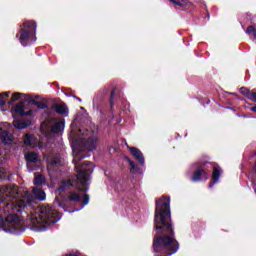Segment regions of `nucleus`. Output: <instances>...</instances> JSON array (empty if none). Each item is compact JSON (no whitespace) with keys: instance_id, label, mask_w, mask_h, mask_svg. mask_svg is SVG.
Wrapping results in <instances>:
<instances>
[{"instance_id":"nucleus-1","label":"nucleus","mask_w":256,"mask_h":256,"mask_svg":"<svg viewBox=\"0 0 256 256\" xmlns=\"http://www.w3.org/2000/svg\"><path fill=\"white\" fill-rule=\"evenodd\" d=\"M73 143V153H76L74 155L73 163L78 173L76 175V182L78 183V185H82V187L85 188H79L77 192H70L66 200H61V196H57L54 200V205L56 207H60L61 209H63V211H68L70 213H75V211H81V209H83L85 205H89V194H87V192L89 191V187H87V185L91 183V174L93 173V169H95V166H93V163L89 161L81 164V161H83V159H87V157H91V152L97 149V127L93 126L87 128L86 130L79 129L78 133L73 138ZM73 185H75V180L64 181L62 182L60 187L56 189V193H58V195H61V193L67 191V189H69V187H73ZM81 199H83V201L80 208L67 210V206L69 205V203H71V201L79 203Z\"/></svg>"},{"instance_id":"nucleus-2","label":"nucleus","mask_w":256,"mask_h":256,"mask_svg":"<svg viewBox=\"0 0 256 256\" xmlns=\"http://www.w3.org/2000/svg\"><path fill=\"white\" fill-rule=\"evenodd\" d=\"M154 229L157 230L153 240L155 256H171L179 251V242L171 224V198L162 197L156 200Z\"/></svg>"},{"instance_id":"nucleus-3","label":"nucleus","mask_w":256,"mask_h":256,"mask_svg":"<svg viewBox=\"0 0 256 256\" xmlns=\"http://www.w3.org/2000/svg\"><path fill=\"white\" fill-rule=\"evenodd\" d=\"M11 199L15 205L6 206V211H19L20 213H28L31 211V204L36 201H45L47 194L38 187H34L32 193L17 188V185L2 186L0 188V197Z\"/></svg>"},{"instance_id":"nucleus-4","label":"nucleus","mask_w":256,"mask_h":256,"mask_svg":"<svg viewBox=\"0 0 256 256\" xmlns=\"http://www.w3.org/2000/svg\"><path fill=\"white\" fill-rule=\"evenodd\" d=\"M0 201L5 204L0 205V213L6 217L3 218V216H0V229L4 231V233H9L10 235H21L22 233H25V229H27V226H25V223L23 222V219H21V216H19L20 211H11L7 210L8 205H15V202L11 198H7V196L4 194V197L0 196Z\"/></svg>"},{"instance_id":"nucleus-5","label":"nucleus","mask_w":256,"mask_h":256,"mask_svg":"<svg viewBox=\"0 0 256 256\" xmlns=\"http://www.w3.org/2000/svg\"><path fill=\"white\" fill-rule=\"evenodd\" d=\"M61 220V216L51 206H42L30 212L28 221L32 225L31 231L43 233L50 225Z\"/></svg>"},{"instance_id":"nucleus-6","label":"nucleus","mask_w":256,"mask_h":256,"mask_svg":"<svg viewBox=\"0 0 256 256\" xmlns=\"http://www.w3.org/2000/svg\"><path fill=\"white\" fill-rule=\"evenodd\" d=\"M35 33H37V23L34 21H25L16 37H18L22 47H27L37 41Z\"/></svg>"},{"instance_id":"nucleus-7","label":"nucleus","mask_w":256,"mask_h":256,"mask_svg":"<svg viewBox=\"0 0 256 256\" xmlns=\"http://www.w3.org/2000/svg\"><path fill=\"white\" fill-rule=\"evenodd\" d=\"M25 160L29 173H32V171H37V169L41 167V160L39 159V154L35 152L26 153Z\"/></svg>"},{"instance_id":"nucleus-8","label":"nucleus","mask_w":256,"mask_h":256,"mask_svg":"<svg viewBox=\"0 0 256 256\" xmlns=\"http://www.w3.org/2000/svg\"><path fill=\"white\" fill-rule=\"evenodd\" d=\"M21 97H24V100L28 101L32 105H36V107H38V109H47L49 107L47 104H45L43 102H37V101L33 100V97H31V95L22 94L19 92H16L12 95L10 103H15V101H19V99H21Z\"/></svg>"},{"instance_id":"nucleus-9","label":"nucleus","mask_w":256,"mask_h":256,"mask_svg":"<svg viewBox=\"0 0 256 256\" xmlns=\"http://www.w3.org/2000/svg\"><path fill=\"white\" fill-rule=\"evenodd\" d=\"M207 163L209 162L194 164V169H197V170L194 172V175L191 177V181L193 183H197L198 181H201V179L203 178L209 179V174H207L205 172V169H203V166L207 165Z\"/></svg>"},{"instance_id":"nucleus-10","label":"nucleus","mask_w":256,"mask_h":256,"mask_svg":"<svg viewBox=\"0 0 256 256\" xmlns=\"http://www.w3.org/2000/svg\"><path fill=\"white\" fill-rule=\"evenodd\" d=\"M109 93V86L105 87L102 91L96 94L93 98L94 111H101V105H103V97Z\"/></svg>"},{"instance_id":"nucleus-11","label":"nucleus","mask_w":256,"mask_h":256,"mask_svg":"<svg viewBox=\"0 0 256 256\" xmlns=\"http://www.w3.org/2000/svg\"><path fill=\"white\" fill-rule=\"evenodd\" d=\"M59 157L57 156H47L46 163H47V171H57V167H59Z\"/></svg>"},{"instance_id":"nucleus-12","label":"nucleus","mask_w":256,"mask_h":256,"mask_svg":"<svg viewBox=\"0 0 256 256\" xmlns=\"http://www.w3.org/2000/svg\"><path fill=\"white\" fill-rule=\"evenodd\" d=\"M52 127L50 129L51 133H62L65 129V119L61 121H57V119L53 118L51 120Z\"/></svg>"},{"instance_id":"nucleus-13","label":"nucleus","mask_w":256,"mask_h":256,"mask_svg":"<svg viewBox=\"0 0 256 256\" xmlns=\"http://www.w3.org/2000/svg\"><path fill=\"white\" fill-rule=\"evenodd\" d=\"M13 139V134L0 128V141L4 143V145H11L13 143Z\"/></svg>"},{"instance_id":"nucleus-14","label":"nucleus","mask_w":256,"mask_h":256,"mask_svg":"<svg viewBox=\"0 0 256 256\" xmlns=\"http://www.w3.org/2000/svg\"><path fill=\"white\" fill-rule=\"evenodd\" d=\"M130 153L133 155V157H135L136 161H138L140 165H145V157L143 156V152H141V150L136 147H130Z\"/></svg>"},{"instance_id":"nucleus-15","label":"nucleus","mask_w":256,"mask_h":256,"mask_svg":"<svg viewBox=\"0 0 256 256\" xmlns=\"http://www.w3.org/2000/svg\"><path fill=\"white\" fill-rule=\"evenodd\" d=\"M211 165L213 167V172H212L213 182L209 184L210 189H212L215 183H219V177H221V168L215 166V164H211Z\"/></svg>"},{"instance_id":"nucleus-16","label":"nucleus","mask_w":256,"mask_h":256,"mask_svg":"<svg viewBox=\"0 0 256 256\" xmlns=\"http://www.w3.org/2000/svg\"><path fill=\"white\" fill-rule=\"evenodd\" d=\"M52 109L55 111V113H58V115H63L64 117L69 115V109L64 104H55L52 106Z\"/></svg>"},{"instance_id":"nucleus-17","label":"nucleus","mask_w":256,"mask_h":256,"mask_svg":"<svg viewBox=\"0 0 256 256\" xmlns=\"http://www.w3.org/2000/svg\"><path fill=\"white\" fill-rule=\"evenodd\" d=\"M14 113H17L18 115H21V117L29 116L31 115V111L25 112V104L18 103L13 108Z\"/></svg>"},{"instance_id":"nucleus-18","label":"nucleus","mask_w":256,"mask_h":256,"mask_svg":"<svg viewBox=\"0 0 256 256\" xmlns=\"http://www.w3.org/2000/svg\"><path fill=\"white\" fill-rule=\"evenodd\" d=\"M47 184V178L43 174L35 173L34 174V185L41 186Z\"/></svg>"},{"instance_id":"nucleus-19","label":"nucleus","mask_w":256,"mask_h":256,"mask_svg":"<svg viewBox=\"0 0 256 256\" xmlns=\"http://www.w3.org/2000/svg\"><path fill=\"white\" fill-rule=\"evenodd\" d=\"M31 125L30 121H25V120H14L13 121V126L15 129H27Z\"/></svg>"},{"instance_id":"nucleus-20","label":"nucleus","mask_w":256,"mask_h":256,"mask_svg":"<svg viewBox=\"0 0 256 256\" xmlns=\"http://www.w3.org/2000/svg\"><path fill=\"white\" fill-rule=\"evenodd\" d=\"M23 142L27 147H35V136L33 134H26L23 138Z\"/></svg>"},{"instance_id":"nucleus-21","label":"nucleus","mask_w":256,"mask_h":256,"mask_svg":"<svg viewBox=\"0 0 256 256\" xmlns=\"http://www.w3.org/2000/svg\"><path fill=\"white\" fill-rule=\"evenodd\" d=\"M245 33L249 35V37H254L256 39V28L253 25L247 27Z\"/></svg>"},{"instance_id":"nucleus-22","label":"nucleus","mask_w":256,"mask_h":256,"mask_svg":"<svg viewBox=\"0 0 256 256\" xmlns=\"http://www.w3.org/2000/svg\"><path fill=\"white\" fill-rule=\"evenodd\" d=\"M126 161H128L129 165H130V171L131 173H137V168L135 166V163L133 162V160L126 158Z\"/></svg>"},{"instance_id":"nucleus-23","label":"nucleus","mask_w":256,"mask_h":256,"mask_svg":"<svg viewBox=\"0 0 256 256\" xmlns=\"http://www.w3.org/2000/svg\"><path fill=\"white\" fill-rule=\"evenodd\" d=\"M247 97L250 101H254V103H256V91L248 92Z\"/></svg>"},{"instance_id":"nucleus-24","label":"nucleus","mask_w":256,"mask_h":256,"mask_svg":"<svg viewBox=\"0 0 256 256\" xmlns=\"http://www.w3.org/2000/svg\"><path fill=\"white\" fill-rule=\"evenodd\" d=\"M113 97H115V90H112L111 94H110V107H111V109H113V105H114Z\"/></svg>"},{"instance_id":"nucleus-25","label":"nucleus","mask_w":256,"mask_h":256,"mask_svg":"<svg viewBox=\"0 0 256 256\" xmlns=\"http://www.w3.org/2000/svg\"><path fill=\"white\" fill-rule=\"evenodd\" d=\"M5 103H7L5 98L0 96V107H4Z\"/></svg>"},{"instance_id":"nucleus-26","label":"nucleus","mask_w":256,"mask_h":256,"mask_svg":"<svg viewBox=\"0 0 256 256\" xmlns=\"http://www.w3.org/2000/svg\"><path fill=\"white\" fill-rule=\"evenodd\" d=\"M78 255H79L78 252L72 251V252L65 254L64 256H78Z\"/></svg>"},{"instance_id":"nucleus-27","label":"nucleus","mask_w":256,"mask_h":256,"mask_svg":"<svg viewBox=\"0 0 256 256\" xmlns=\"http://www.w3.org/2000/svg\"><path fill=\"white\" fill-rule=\"evenodd\" d=\"M11 92H6L0 95V97H3L4 99H7V97H9Z\"/></svg>"},{"instance_id":"nucleus-28","label":"nucleus","mask_w":256,"mask_h":256,"mask_svg":"<svg viewBox=\"0 0 256 256\" xmlns=\"http://www.w3.org/2000/svg\"><path fill=\"white\" fill-rule=\"evenodd\" d=\"M172 3L174 5H178L179 7H181V2L177 1V0H172Z\"/></svg>"},{"instance_id":"nucleus-29","label":"nucleus","mask_w":256,"mask_h":256,"mask_svg":"<svg viewBox=\"0 0 256 256\" xmlns=\"http://www.w3.org/2000/svg\"><path fill=\"white\" fill-rule=\"evenodd\" d=\"M226 93H228V95H234V97H237V93L235 92H226Z\"/></svg>"},{"instance_id":"nucleus-30","label":"nucleus","mask_w":256,"mask_h":256,"mask_svg":"<svg viewBox=\"0 0 256 256\" xmlns=\"http://www.w3.org/2000/svg\"><path fill=\"white\" fill-rule=\"evenodd\" d=\"M250 111H253L254 113H256V105L253 106V107H251V108H250Z\"/></svg>"},{"instance_id":"nucleus-31","label":"nucleus","mask_w":256,"mask_h":256,"mask_svg":"<svg viewBox=\"0 0 256 256\" xmlns=\"http://www.w3.org/2000/svg\"><path fill=\"white\" fill-rule=\"evenodd\" d=\"M243 91H245V87H242V88L240 89V93H243Z\"/></svg>"},{"instance_id":"nucleus-32","label":"nucleus","mask_w":256,"mask_h":256,"mask_svg":"<svg viewBox=\"0 0 256 256\" xmlns=\"http://www.w3.org/2000/svg\"><path fill=\"white\" fill-rule=\"evenodd\" d=\"M243 91H245V87H242V88L240 89V93H243Z\"/></svg>"},{"instance_id":"nucleus-33","label":"nucleus","mask_w":256,"mask_h":256,"mask_svg":"<svg viewBox=\"0 0 256 256\" xmlns=\"http://www.w3.org/2000/svg\"><path fill=\"white\" fill-rule=\"evenodd\" d=\"M76 99H78V101H81V98L76 97Z\"/></svg>"},{"instance_id":"nucleus-34","label":"nucleus","mask_w":256,"mask_h":256,"mask_svg":"<svg viewBox=\"0 0 256 256\" xmlns=\"http://www.w3.org/2000/svg\"><path fill=\"white\" fill-rule=\"evenodd\" d=\"M171 1V3H173V0H170Z\"/></svg>"}]
</instances>
